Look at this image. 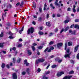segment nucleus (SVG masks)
Segmentation results:
<instances>
[{
	"mask_svg": "<svg viewBox=\"0 0 79 79\" xmlns=\"http://www.w3.org/2000/svg\"><path fill=\"white\" fill-rule=\"evenodd\" d=\"M11 7H12V6L10 4H9L7 7L9 8H11Z\"/></svg>",
	"mask_w": 79,
	"mask_h": 79,
	"instance_id": "29",
	"label": "nucleus"
},
{
	"mask_svg": "<svg viewBox=\"0 0 79 79\" xmlns=\"http://www.w3.org/2000/svg\"><path fill=\"white\" fill-rule=\"evenodd\" d=\"M70 62L72 64H74V62L73 60H70Z\"/></svg>",
	"mask_w": 79,
	"mask_h": 79,
	"instance_id": "41",
	"label": "nucleus"
},
{
	"mask_svg": "<svg viewBox=\"0 0 79 79\" xmlns=\"http://www.w3.org/2000/svg\"><path fill=\"white\" fill-rule=\"evenodd\" d=\"M64 74V72H58L57 73V76H61L62 74Z\"/></svg>",
	"mask_w": 79,
	"mask_h": 79,
	"instance_id": "3",
	"label": "nucleus"
},
{
	"mask_svg": "<svg viewBox=\"0 0 79 79\" xmlns=\"http://www.w3.org/2000/svg\"><path fill=\"white\" fill-rule=\"evenodd\" d=\"M66 30H61V31H60V34H61V33H62V32H63V31H64V32H66Z\"/></svg>",
	"mask_w": 79,
	"mask_h": 79,
	"instance_id": "37",
	"label": "nucleus"
},
{
	"mask_svg": "<svg viewBox=\"0 0 79 79\" xmlns=\"http://www.w3.org/2000/svg\"><path fill=\"white\" fill-rule=\"evenodd\" d=\"M12 50H14V51H15L16 50V48L14 47L12 48Z\"/></svg>",
	"mask_w": 79,
	"mask_h": 79,
	"instance_id": "61",
	"label": "nucleus"
},
{
	"mask_svg": "<svg viewBox=\"0 0 79 79\" xmlns=\"http://www.w3.org/2000/svg\"><path fill=\"white\" fill-rule=\"evenodd\" d=\"M48 48H47L44 51V52H47V50H48Z\"/></svg>",
	"mask_w": 79,
	"mask_h": 79,
	"instance_id": "44",
	"label": "nucleus"
},
{
	"mask_svg": "<svg viewBox=\"0 0 79 79\" xmlns=\"http://www.w3.org/2000/svg\"><path fill=\"white\" fill-rule=\"evenodd\" d=\"M40 30H42L44 29V27H40Z\"/></svg>",
	"mask_w": 79,
	"mask_h": 79,
	"instance_id": "53",
	"label": "nucleus"
},
{
	"mask_svg": "<svg viewBox=\"0 0 79 79\" xmlns=\"http://www.w3.org/2000/svg\"><path fill=\"white\" fill-rule=\"evenodd\" d=\"M45 59V58H41L38 59L36 60V64H39L40 63H43L44 62Z\"/></svg>",
	"mask_w": 79,
	"mask_h": 79,
	"instance_id": "1",
	"label": "nucleus"
},
{
	"mask_svg": "<svg viewBox=\"0 0 79 79\" xmlns=\"http://www.w3.org/2000/svg\"><path fill=\"white\" fill-rule=\"evenodd\" d=\"M24 4V3L23 2H22L20 4V6H23V4Z\"/></svg>",
	"mask_w": 79,
	"mask_h": 79,
	"instance_id": "38",
	"label": "nucleus"
},
{
	"mask_svg": "<svg viewBox=\"0 0 79 79\" xmlns=\"http://www.w3.org/2000/svg\"><path fill=\"white\" fill-rule=\"evenodd\" d=\"M68 45L69 46H71L72 45V43L70 42H69L68 43Z\"/></svg>",
	"mask_w": 79,
	"mask_h": 79,
	"instance_id": "25",
	"label": "nucleus"
},
{
	"mask_svg": "<svg viewBox=\"0 0 79 79\" xmlns=\"http://www.w3.org/2000/svg\"><path fill=\"white\" fill-rule=\"evenodd\" d=\"M42 78L43 79H48V78L47 77V76H46L45 75L43 76Z\"/></svg>",
	"mask_w": 79,
	"mask_h": 79,
	"instance_id": "17",
	"label": "nucleus"
},
{
	"mask_svg": "<svg viewBox=\"0 0 79 79\" xmlns=\"http://www.w3.org/2000/svg\"><path fill=\"white\" fill-rule=\"evenodd\" d=\"M53 44V41H51L49 43V45H52Z\"/></svg>",
	"mask_w": 79,
	"mask_h": 79,
	"instance_id": "46",
	"label": "nucleus"
},
{
	"mask_svg": "<svg viewBox=\"0 0 79 79\" xmlns=\"http://www.w3.org/2000/svg\"><path fill=\"white\" fill-rule=\"evenodd\" d=\"M3 44H4V43H2L1 44V43H0V47H3Z\"/></svg>",
	"mask_w": 79,
	"mask_h": 79,
	"instance_id": "26",
	"label": "nucleus"
},
{
	"mask_svg": "<svg viewBox=\"0 0 79 79\" xmlns=\"http://www.w3.org/2000/svg\"><path fill=\"white\" fill-rule=\"evenodd\" d=\"M74 71H73V70L70 72L69 73V74H74Z\"/></svg>",
	"mask_w": 79,
	"mask_h": 79,
	"instance_id": "20",
	"label": "nucleus"
},
{
	"mask_svg": "<svg viewBox=\"0 0 79 79\" xmlns=\"http://www.w3.org/2000/svg\"><path fill=\"white\" fill-rule=\"evenodd\" d=\"M39 34H40V35H44V33L42 31H39Z\"/></svg>",
	"mask_w": 79,
	"mask_h": 79,
	"instance_id": "21",
	"label": "nucleus"
},
{
	"mask_svg": "<svg viewBox=\"0 0 79 79\" xmlns=\"http://www.w3.org/2000/svg\"><path fill=\"white\" fill-rule=\"evenodd\" d=\"M27 53L29 55H31L32 54V52L30 50H28L27 51Z\"/></svg>",
	"mask_w": 79,
	"mask_h": 79,
	"instance_id": "13",
	"label": "nucleus"
},
{
	"mask_svg": "<svg viewBox=\"0 0 79 79\" xmlns=\"http://www.w3.org/2000/svg\"><path fill=\"white\" fill-rule=\"evenodd\" d=\"M26 71L27 73L29 74V69H27L26 70Z\"/></svg>",
	"mask_w": 79,
	"mask_h": 79,
	"instance_id": "40",
	"label": "nucleus"
},
{
	"mask_svg": "<svg viewBox=\"0 0 79 79\" xmlns=\"http://www.w3.org/2000/svg\"><path fill=\"white\" fill-rule=\"evenodd\" d=\"M21 46H22V45L21 44H19L18 46H17V47H21Z\"/></svg>",
	"mask_w": 79,
	"mask_h": 79,
	"instance_id": "49",
	"label": "nucleus"
},
{
	"mask_svg": "<svg viewBox=\"0 0 79 79\" xmlns=\"http://www.w3.org/2000/svg\"><path fill=\"white\" fill-rule=\"evenodd\" d=\"M13 62L14 63H15V62H16V58H13Z\"/></svg>",
	"mask_w": 79,
	"mask_h": 79,
	"instance_id": "23",
	"label": "nucleus"
},
{
	"mask_svg": "<svg viewBox=\"0 0 79 79\" xmlns=\"http://www.w3.org/2000/svg\"><path fill=\"white\" fill-rule=\"evenodd\" d=\"M21 61V58H19V59L17 60V62L18 63H20Z\"/></svg>",
	"mask_w": 79,
	"mask_h": 79,
	"instance_id": "36",
	"label": "nucleus"
},
{
	"mask_svg": "<svg viewBox=\"0 0 79 79\" xmlns=\"http://www.w3.org/2000/svg\"><path fill=\"white\" fill-rule=\"evenodd\" d=\"M17 53H18V52H17V51H16L14 53V56H15L16 55V54H17Z\"/></svg>",
	"mask_w": 79,
	"mask_h": 79,
	"instance_id": "47",
	"label": "nucleus"
},
{
	"mask_svg": "<svg viewBox=\"0 0 79 79\" xmlns=\"http://www.w3.org/2000/svg\"><path fill=\"white\" fill-rule=\"evenodd\" d=\"M7 25L8 26H11V23H10L7 22Z\"/></svg>",
	"mask_w": 79,
	"mask_h": 79,
	"instance_id": "30",
	"label": "nucleus"
},
{
	"mask_svg": "<svg viewBox=\"0 0 79 79\" xmlns=\"http://www.w3.org/2000/svg\"><path fill=\"white\" fill-rule=\"evenodd\" d=\"M40 71H41V70L40 69L38 68L37 70V71L38 73H40Z\"/></svg>",
	"mask_w": 79,
	"mask_h": 79,
	"instance_id": "43",
	"label": "nucleus"
},
{
	"mask_svg": "<svg viewBox=\"0 0 79 79\" xmlns=\"http://www.w3.org/2000/svg\"><path fill=\"white\" fill-rule=\"evenodd\" d=\"M9 34H10V35H13V33H11V31L9 32Z\"/></svg>",
	"mask_w": 79,
	"mask_h": 79,
	"instance_id": "39",
	"label": "nucleus"
},
{
	"mask_svg": "<svg viewBox=\"0 0 79 79\" xmlns=\"http://www.w3.org/2000/svg\"><path fill=\"white\" fill-rule=\"evenodd\" d=\"M70 55H71L70 54H67L65 55L64 56L65 58H67V57H68V58H70V56H69Z\"/></svg>",
	"mask_w": 79,
	"mask_h": 79,
	"instance_id": "10",
	"label": "nucleus"
},
{
	"mask_svg": "<svg viewBox=\"0 0 79 79\" xmlns=\"http://www.w3.org/2000/svg\"><path fill=\"white\" fill-rule=\"evenodd\" d=\"M33 7L34 8H36V5H35V2H34L33 3Z\"/></svg>",
	"mask_w": 79,
	"mask_h": 79,
	"instance_id": "31",
	"label": "nucleus"
},
{
	"mask_svg": "<svg viewBox=\"0 0 79 79\" xmlns=\"http://www.w3.org/2000/svg\"><path fill=\"white\" fill-rule=\"evenodd\" d=\"M50 64H49L48 65V66H47V68H46V69H48V68H49V67H50Z\"/></svg>",
	"mask_w": 79,
	"mask_h": 79,
	"instance_id": "59",
	"label": "nucleus"
},
{
	"mask_svg": "<svg viewBox=\"0 0 79 79\" xmlns=\"http://www.w3.org/2000/svg\"><path fill=\"white\" fill-rule=\"evenodd\" d=\"M34 28L31 27L30 28V29H29L28 30H34Z\"/></svg>",
	"mask_w": 79,
	"mask_h": 79,
	"instance_id": "54",
	"label": "nucleus"
},
{
	"mask_svg": "<svg viewBox=\"0 0 79 79\" xmlns=\"http://www.w3.org/2000/svg\"><path fill=\"white\" fill-rule=\"evenodd\" d=\"M77 59H78V60H79V53L77 54Z\"/></svg>",
	"mask_w": 79,
	"mask_h": 79,
	"instance_id": "45",
	"label": "nucleus"
},
{
	"mask_svg": "<svg viewBox=\"0 0 79 79\" xmlns=\"http://www.w3.org/2000/svg\"><path fill=\"white\" fill-rule=\"evenodd\" d=\"M52 35H53V33H50L49 35V37H50V36H52Z\"/></svg>",
	"mask_w": 79,
	"mask_h": 79,
	"instance_id": "42",
	"label": "nucleus"
},
{
	"mask_svg": "<svg viewBox=\"0 0 79 79\" xmlns=\"http://www.w3.org/2000/svg\"><path fill=\"white\" fill-rule=\"evenodd\" d=\"M74 24L70 26V28H73V27H74Z\"/></svg>",
	"mask_w": 79,
	"mask_h": 79,
	"instance_id": "62",
	"label": "nucleus"
},
{
	"mask_svg": "<svg viewBox=\"0 0 79 79\" xmlns=\"http://www.w3.org/2000/svg\"><path fill=\"white\" fill-rule=\"evenodd\" d=\"M46 26H48L49 27H50V26H51V24H50V22H47L46 23Z\"/></svg>",
	"mask_w": 79,
	"mask_h": 79,
	"instance_id": "8",
	"label": "nucleus"
},
{
	"mask_svg": "<svg viewBox=\"0 0 79 79\" xmlns=\"http://www.w3.org/2000/svg\"><path fill=\"white\" fill-rule=\"evenodd\" d=\"M49 17V15H48V14H47L46 15L47 19H48Z\"/></svg>",
	"mask_w": 79,
	"mask_h": 79,
	"instance_id": "48",
	"label": "nucleus"
},
{
	"mask_svg": "<svg viewBox=\"0 0 79 79\" xmlns=\"http://www.w3.org/2000/svg\"><path fill=\"white\" fill-rule=\"evenodd\" d=\"M19 4H20L19 2H18V3L16 4V6H18L19 5Z\"/></svg>",
	"mask_w": 79,
	"mask_h": 79,
	"instance_id": "52",
	"label": "nucleus"
},
{
	"mask_svg": "<svg viewBox=\"0 0 79 79\" xmlns=\"http://www.w3.org/2000/svg\"><path fill=\"white\" fill-rule=\"evenodd\" d=\"M42 48H43V46H39L38 47V48L39 50H41V49H42Z\"/></svg>",
	"mask_w": 79,
	"mask_h": 79,
	"instance_id": "22",
	"label": "nucleus"
},
{
	"mask_svg": "<svg viewBox=\"0 0 79 79\" xmlns=\"http://www.w3.org/2000/svg\"><path fill=\"white\" fill-rule=\"evenodd\" d=\"M5 64H2V68H5Z\"/></svg>",
	"mask_w": 79,
	"mask_h": 79,
	"instance_id": "34",
	"label": "nucleus"
},
{
	"mask_svg": "<svg viewBox=\"0 0 79 79\" xmlns=\"http://www.w3.org/2000/svg\"><path fill=\"white\" fill-rule=\"evenodd\" d=\"M74 28H77V29H79V25H78L77 24L76 25L74 26Z\"/></svg>",
	"mask_w": 79,
	"mask_h": 79,
	"instance_id": "16",
	"label": "nucleus"
},
{
	"mask_svg": "<svg viewBox=\"0 0 79 79\" xmlns=\"http://www.w3.org/2000/svg\"><path fill=\"white\" fill-rule=\"evenodd\" d=\"M63 46V43H58L57 44V47L58 48H60V47H62Z\"/></svg>",
	"mask_w": 79,
	"mask_h": 79,
	"instance_id": "7",
	"label": "nucleus"
},
{
	"mask_svg": "<svg viewBox=\"0 0 79 79\" xmlns=\"http://www.w3.org/2000/svg\"><path fill=\"white\" fill-rule=\"evenodd\" d=\"M9 39H13V37L11 36H10L9 37Z\"/></svg>",
	"mask_w": 79,
	"mask_h": 79,
	"instance_id": "55",
	"label": "nucleus"
},
{
	"mask_svg": "<svg viewBox=\"0 0 79 79\" xmlns=\"http://www.w3.org/2000/svg\"><path fill=\"white\" fill-rule=\"evenodd\" d=\"M75 22H79V19H76L75 20Z\"/></svg>",
	"mask_w": 79,
	"mask_h": 79,
	"instance_id": "51",
	"label": "nucleus"
},
{
	"mask_svg": "<svg viewBox=\"0 0 79 79\" xmlns=\"http://www.w3.org/2000/svg\"><path fill=\"white\" fill-rule=\"evenodd\" d=\"M50 72L49 71H48L47 72H45V74H50Z\"/></svg>",
	"mask_w": 79,
	"mask_h": 79,
	"instance_id": "28",
	"label": "nucleus"
},
{
	"mask_svg": "<svg viewBox=\"0 0 79 79\" xmlns=\"http://www.w3.org/2000/svg\"><path fill=\"white\" fill-rule=\"evenodd\" d=\"M69 29V27H67L65 28V30H68Z\"/></svg>",
	"mask_w": 79,
	"mask_h": 79,
	"instance_id": "57",
	"label": "nucleus"
},
{
	"mask_svg": "<svg viewBox=\"0 0 79 79\" xmlns=\"http://www.w3.org/2000/svg\"><path fill=\"white\" fill-rule=\"evenodd\" d=\"M26 73L25 72H22V75H25L26 74Z\"/></svg>",
	"mask_w": 79,
	"mask_h": 79,
	"instance_id": "50",
	"label": "nucleus"
},
{
	"mask_svg": "<svg viewBox=\"0 0 79 79\" xmlns=\"http://www.w3.org/2000/svg\"><path fill=\"white\" fill-rule=\"evenodd\" d=\"M67 53H69V49H68L67 50L66 52Z\"/></svg>",
	"mask_w": 79,
	"mask_h": 79,
	"instance_id": "56",
	"label": "nucleus"
},
{
	"mask_svg": "<svg viewBox=\"0 0 79 79\" xmlns=\"http://www.w3.org/2000/svg\"><path fill=\"white\" fill-rule=\"evenodd\" d=\"M57 2L56 1L55 3V4L56 5H57V6H60V4Z\"/></svg>",
	"mask_w": 79,
	"mask_h": 79,
	"instance_id": "19",
	"label": "nucleus"
},
{
	"mask_svg": "<svg viewBox=\"0 0 79 79\" xmlns=\"http://www.w3.org/2000/svg\"><path fill=\"white\" fill-rule=\"evenodd\" d=\"M24 64H26V66H29V64L27 63V60H25L24 61Z\"/></svg>",
	"mask_w": 79,
	"mask_h": 79,
	"instance_id": "6",
	"label": "nucleus"
},
{
	"mask_svg": "<svg viewBox=\"0 0 79 79\" xmlns=\"http://www.w3.org/2000/svg\"><path fill=\"white\" fill-rule=\"evenodd\" d=\"M69 20H66L64 21V23L65 24H66V23H69Z\"/></svg>",
	"mask_w": 79,
	"mask_h": 79,
	"instance_id": "15",
	"label": "nucleus"
},
{
	"mask_svg": "<svg viewBox=\"0 0 79 79\" xmlns=\"http://www.w3.org/2000/svg\"><path fill=\"white\" fill-rule=\"evenodd\" d=\"M34 32V30H28L27 31V34H30V33L32 34Z\"/></svg>",
	"mask_w": 79,
	"mask_h": 79,
	"instance_id": "2",
	"label": "nucleus"
},
{
	"mask_svg": "<svg viewBox=\"0 0 79 79\" xmlns=\"http://www.w3.org/2000/svg\"><path fill=\"white\" fill-rule=\"evenodd\" d=\"M52 68H56V65H54L52 66Z\"/></svg>",
	"mask_w": 79,
	"mask_h": 79,
	"instance_id": "32",
	"label": "nucleus"
},
{
	"mask_svg": "<svg viewBox=\"0 0 79 79\" xmlns=\"http://www.w3.org/2000/svg\"><path fill=\"white\" fill-rule=\"evenodd\" d=\"M48 52H51V49L50 48L47 51Z\"/></svg>",
	"mask_w": 79,
	"mask_h": 79,
	"instance_id": "63",
	"label": "nucleus"
},
{
	"mask_svg": "<svg viewBox=\"0 0 79 79\" xmlns=\"http://www.w3.org/2000/svg\"><path fill=\"white\" fill-rule=\"evenodd\" d=\"M50 49L53 50L54 49V48L53 47H51Z\"/></svg>",
	"mask_w": 79,
	"mask_h": 79,
	"instance_id": "64",
	"label": "nucleus"
},
{
	"mask_svg": "<svg viewBox=\"0 0 79 79\" xmlns=\"http://www.w3.org/2000/svg\"><path fill=\"white\" fill-rule=\"evenodd\" d=\"M47 5L46 4V3H45L44 4V10H46V7H47Z\"/></svg>",
	"mask_w": 79,
	"mask_h": 79,
	"instance_id": "27",
	"label": "nucleus"
},
{
	"mask_svg": "<svg viewBox=\"0 0 79 79\" xmlns=\"http://www.w3.org/2000/svg\"><path fill=\"white\" fill-rule=\"evenodd\" d=\"M39 10L40 13H42V8L41 7H40L39 8Z\"/></svg>",
	"mask_w": 79,
	"mask_h": 79,
	"instance_id": "35",
	"label": "nucleus"
},
{
	"mask_svg": "<svg viewBox=\"0 0 79 79\" xmlns=\"http://www.w3.org/2000/svg\"><path fill=\"white\" fill-rule=\"evenodd\" d=\"M78 47H79V45H77V46H76L75 48L74 49V52H76L77 51V49H78Z\"/></svg>",
	"mask_w": 79,
	"mask_h": 79,
	"instance_id": "9",
	"label": "nucleus"
},
{
	"mask_svg": "<svg viewBox=\"0 0 79 79\" xmlns=\"http://www.w3.org/2000/svg\"><path fill=\"white\" fill-rule=\"evenodd\" d=\"M75 8H76V6L75 5H73V12L74 13H75L76 12V9H75Z\"/></svg>",
	"mask_w": 79,
	"mask_h": 79,
	"instance_id": "14",
	"label": "nucleus"
},
{
	"mask_svg": "<svg viewBox=\"0 0 79 79\" xmlns=\"http://www.w3.org/2000/svg\"><path fill=\"white\" fill-rule=\"evenodd\" d=\"M23 30H20V31H19V33L20 34H21L22 32H23Z\"/></svg>",
	"mask_w": 79,
	"mask_h": 79,
	"instance_id": "58",
	"label": "nucleus"
},
{
	"mask_svg": "<svg viewBox=\"0 0 79 79\" xmlns=\"http://www.w3.org/2000/svg\"><path fill=\"white\" fill-rule=\"evenodd\" d=\"M31 48L33 51H35V48L34 46H31Z\"/></svg>",
	"mask_w": 79,
	"mask_h": 79,
	"instance_id": "24",
	"label": "nucleus"
},
{
	"mask_svg": "<svg viewBox=\"0 0 79 79\" xmlns=\"http://www.w3.org/2000/svg\"><path fill=\"white\" fill-rule=\"evenodd\" d=\"M6 12H5V14H2V18L3 19V20H4V17H6Z\"/></svg>",
	"mask_w": 79,
	"mask_h": 79,
	"instance_id": "11",
	"label": "nucleus"
},
{
	"mask_svg": "<svg viewBox=\"0 0 79 79\" xmlns=\"http://www.w3.org/2000/svg\"><path fill=\"white\" fill-rule=\"evenodd\" d=\"M73 77V76L71 75L69 76H65L64 77L63 79H71V78Z\"/></svg>",
	"mask_w": 79,
	"mask_h": 79,
	"instance_id": "4",
	"label": "nucleus"
},
{
	"mask_svg": "<svg viewBox=\"0 0 79 79\" xmlns=\"http://www.w3.org/2000/svg\"><path fill=\"white\" fill-rule=\"evenodd\" d=\"M69 33H71V34H75V31H72V30H69Z\"/></svg>",
	"mask_w": 79,
	"mask_h": 79,
	"instance_id": "12",
	"label": "nucleus"
},
{
	"mask_svg": "<svg viewBox=\"0 0 79 79\" xmlns=\"http://www.w3.org/2000/svg\"><path fill=\"white\" fill-rule=\"evenodd\" d=\"M67 11H71V8H70L69 7L68 8Z\"/></svg>",
	"mask_w": 79,
	"mask_h": 79,
	"instance_id": "60",
	"label": "nucleus"
},
{
	"mask_svg": "<svg viewBox=\"0 0 79 79\" xmlns=\"http://www.w3.org/2000/svg\"><path fill=\"white\" fill-rule=\"evenodd\" d=\"M13 77L14 79H17V75L16 73H15L13 74Z\"/></svg>",
	"mask_w": 79,
	"mask_h": 79,
	"instance_id": "5",
	"label": "nucleus"
},
{
	"mask_svg": "<svg viewBox=\"0 0 79 79\" xmlns=\"http://www.w3.org/2000/svg\"><path fill=\"white\" fill-rule=\"evenodd\" d=\"M50 6L51 7H52L53 8V9H55V7L53 6V4H50Z\"/></svg>",
	"mask_w": 79,
	"mask_h": 79,
	"instance_id": "33",
	"label": "nucleus"
},
{
	"mask_svg": "<svg viewBox=\"0 0 79 79\" xmlns=\"http://www.w3.org/2000/svg\"><path fill=\"white\" fill-rule=\"evenodd\" d=\"M3 37V32H2L0 35V37Z\"/></svg>",
	"mask_w": 79,
	"mask_h": 79,
	"instance_id": "18",
	"label": "nucleus"
}]
</instances>
